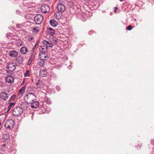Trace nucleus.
I'll return each mask as SVG.
<instances>
[{
    "mask_svg": "<svg viewBox=\"0 0 154 154\" xmlns=\"http://www.w3.org/2000/svg\"><path fill=\"white\" fill-rule=\"evenodd\" d=\"M47 31L48 33L52 36L55 33V31L54 30L51 28H48Z\"/></svg>",
    "mask_w": 154,
    "mask_h": 154,
    "instance_id": "18",
    "label": "nucleus"
},
{
    "mask_svg": "<svg viewBox=\"0 0 154 154\" xmlns=\"http://www.w3.org/2000/svg\"><path fill=\"white\" fill-rule=\"evenodd\" d=\"M3 115L2 114V115H0V122L1 121V116H2Z\"/></svg>",
    "mask_w": 154,
    "mask_h": 154,
    "instance_id": "36",
    "label": "nucleus"
},
{
    "mask_svg": "<svg viewBox=\"0 0 154 154\" xmlns=\"http://www.w3.org/2000/svg\"><path fill=\"white\" fill-rule=\"evenodd\" d=\"M58 10L60 12H64L66 10V7L63 4L60 3L57 5Z\"/></svg>",
    "mask_w": 154,
    "mask_h": 154,
    "instance_id": "7",
    "label": "nucleus"
},
{
    "mask_svg": "<svg viewBox=\"0 0 154 154\" xmlns=\"http://www.w3.org/2000/svg\"><path fill=\"white\" fill-rule=\"evenodd\" d=\"M41 53H42V54H47V52H46V51L44 50V49H43V48H42V50H40V53L39 54H41Z\"/></svg>",
    "mask_w": 154,
    "mask_h": 154,
    "instance_id": "28",
    "label": "nucleus"
},
{
    "mask_svg": "<svg viewBox=\"0 0 154 154\" xmlns=\"http://www.w3.org/2000/svg\"><path fill=\"white\" fill-rule=\"evenodd\" d=\"M28 51V49L26 48L25 47H21L20 49V52L23 54H26Z\"/></svg>",
    "mask_w": 154,
    "mask_h": 154,
    "instance_id": "15",
    "label": "nucleus"
},
{
    "mask_svg": "<svg viewBox=\"0 0 154 154\" xmlns=\"http://www.w3.org/2000/svg\"><path fill=\"white\" fill-rule=\"evenodd\" d=\"M16 45L18 46H20L22 45L23 44V42L20 40H18L16 42Z\"/></svg>",
    "mask_w": 154,
    "mask_h": 154,
    "instance_id": "21",
    "label": "nucleus"
},
{
    "mask_svg": "<svg viewBox=\"0 0 154 154\" xmlns=\"http://www.w3.org/2000/svg\"><path fill=\"white\" fill-rule=\"evenodd\" d=\"M39 31V29L38 27H33L32 29V31L33 32L35 33H38Z\"/></svg>",
    "mask_w": 154,
    "mask_h": 154,
    "instance_id": "20",
    "label": "nucleus"
},
{
    "mask_svg": "<svg viewBox=\"0 0 154 154\" xmlns=\"http://www.w3.org/2000/svg\"><path fill=\"white\" fill-rule=\"evenodd\" d=\"M9 54L11 57H15L17 56L18 53L15 51L12 50L9 52Z\"/></svg>",
    "mask_w": 154,
    "mask_h": 154,
    "instance_id": "10",
    "label": "nucleus"
},
{
    "mask_svg": "<svg viewBox=\"0 0 154 154\" xmlns=\"http://www.w3.org/2000/svg\"><path fill=\"white\" fill-rule=\"evenodd\" d=\"M24 76L25 77H29L30 75L29 74V71L27 70L26 72L24 74Z\"/></svg>",
    "mask_w": 154,
    "mask_h": 154,
    "instance_id": "27",
    "label": "nucleus"
},
{
    "mask_svg": "<svg viewBox=\"0 0 154 154\" xmlns=\"http://www.w3.org/2000/svg\"><path fill=\"white\" fill-rule=\"evenodd\" d=\"M36 85L37 86L38 88H42V84L39 81L36 83Z\"/></svg>",
    "mask_w": 154,
    "mask_h": 154,
    "instance_id": "24",
    "label": "nucleus"
},
{
    "mask_svg": "<svg viewBox=\"0 0 154 154\" xmlns=\"http://www.w3.org/2000/svg\"><path fill=\"white\" fill-rule=\"evenodd\" d=\"M2 140L5 142H8L10 140V137L9 135L7 134H3Z\"/></svg>",
    "mask_w": 154,
    "mask_h": 154,
    "instance_id": "12",
    "label": "nucleus"
},
{
    "mask_svg": "<svg viewBox=\"0 0 154 154\" xmlns=\"http://www.w3.org/2000/svg\"><path fill=\"white\" fill-rule=\"evenodd\" d=\"M25 91V88H22L21 89H20L19 90V92H21V93H23Z\"/></svg>",
    "mask_w": 154,
    "mask_h": 154,
    "instance_id": "30",
    "label": "nucleus"
},
{
    "mask_svg": "<svg viewBox=\"0 0 154 154\" xmlns=\"http://www.w3.org/2000/svg\"><path fill=\"white\" fill-rule=\"evenodd\" d=\"M35 46H34V47H33V50H34V49L35 48Z\"/></svg>",
    "mask_w": 154,
    "mask_h": 154,
    "instance_id": "38",
    "label": "nucleus"
},
{
    "mask_svg": "<svg viewBox=\"0 0 154 154\" xmlns=\"http://www.w3.org/2000/svg\"><path fill=\"white\" fill-rule=\"evenodd\" d=\"M15 105V103L14 102H12L10 103L8 108V111H9L11 109V108L14 106Z\"/></svg>",
    "mask_w": 154,
    "mask_h": 154,
    "instance_id": "22",
    "label": "nucleus"
},
{
    "mask_svg": "<svg viewBox=\"0 0 154 154\" xmlns=\"http://www.w3.org/2000/svg\"><path fill=\"white\" fill-rule=\"evenodd\" d=\"M8 94L5 92H2L0 94V98L3 100H6L8 98Z\"/></svg>",
    "mask_w": 154,
    "mask_h": 154,
    "instance_id": "8",
    "label": "nucleus"
},
{
    "mask_svg": "<svg viewBox=\"0 0 154 154\" xmlns=\"http://www.w3.org/2000/svg\"><path fill=\"white\" fill-rule=\"evenodd\" d=\"M16 95L14 94L10 98V100H9V102H11L15 100V99L16 97Z\"/></svg>",
    "mask_w": 154,
    "mask_h": 154,
    "instance_id": "25",
    "label": "nucleus"
},
{
    "mask_svg": "<svg viewBox=\"0 0 154 154\" xmlns=\"http://www.w3.org/2000/svg\"><path fill=\"white\" fill-rule=\"evenodd\" d=\"M1 125V122H0V126Z\"/></svg>",
    "mask_w": 154,
    "mask_h": 154,
    "instance_id": "41",
    "label": "nucleus"
},
{
    "mask_svg": "<svg viewBox=\"0 0 154 154\" xmlns=\"http://www.w3.org/2000/svg\"><path fill=\"white\" fill-rule=\"evenodd\" d=\"M43 16L40 14L36 15L34 18V20L37 24L41 23L43 20Z\"/></svg>",
    "mask_w": 154,
    "mask_h": 154,
    "instance_id": "5",
    "label": "nucleus"
},
{
    "mask_svg": "<svg viewBox=\"0 0 154 154\" xmlns=\"http://www.w3.org/2000/svg\"><path fill=\"white\" fill-rule=\"evenodd\" d=\"M14 80V78L13 76L11 75L7 76L6 78V81L9 83H12Z\"/></svg>",
    "mask_w": 154,
    "mask_h": 154,
    "instance_id": "9",
    "label": "nucleus"
},
{
    "mask_svg": "<svg viewBox=\"0 0 154 154\" xmlns=\"http://www.w3.org/2000/svg\"><path fill=\"white\" fill-rule=\"evenodd\" d=\"M16 60L17 61H23V58L21 57H19L16 58Z\"/></svg>",
    "mask_w": 154,
    "mask_h": 154,
    "instance_id": "26",
    "label": "nucleus"
},
{
    "mask_svg": "<svg viewBox=\"0 0 154 154\" xmlns=\"http://www.w3.org/2000/svg\"><path fill=\"white\" fill-rule=\"evenodd\" d=\"M56 89L57 90L59 91L60 89V87L59 86H57L56 87Z\"/></svg>",
    "mask_w": 154,
    "mask_h": 154,
    "instance_id": "35",
    "label": "nucleus"
},
{
    "mask_svg": "<svg viewBox=\"0 0 154 154\" xmlns=\"http://www.w3.org/2000/svg\"><path fill=\"white\" fill-rule=\"evenodd\" d=\"M114 12H116V10H115L114 11Z\"/></svg>",
    "mask_w": 154,
    "mask_h": 154,
    "instance_id": "39",
    "label": "nucleus"
},
{
    "mask_svg": "<svg viewBox=\"0 0 154 154\" xmlns=\"http://www.w3.org/2000/svg\"><path fill=\"white\" fill-rule=\"evenodd\" d=\"M43 43L44 45L46 46V48H47V47L52 48L53 46V45L51 43L45 40H44L43 41Z\"/></svg>",
    "mask_w": 154,
    "mask_h": 154,
    "instance_id": "13",
    "label": "nucleus"
},
{
    "mask_svg": "<svg viewBox=\"0 0 154 154\" xmlns=\"http://www.w3.org/2000/svg\"><path fill=\"white\" fill-rule=\"evenodd\" d=\"M30 103L31 104V107L33 108L37 107L39 104V103L38 101H35Z\"/></svg>",
    "mask_w": 154,
    "mask_h": 154,
    "instance_id": "14",
    "label": "nucleus"
},
{
    "mask_svg": "<svg viewBox=\"0 0 154 154\" xmlns=\"http://www.w3.org/2000/svg\"><path fill=\"white\" fill-rule=\"evenodd\" d=\"M50 23L51 26L54 27H55L58 25L57 22L54 20H51L50 21Z\"/></svg>",
    "mask_w": 154,
    "mask_h": 154,
    "instance_id": "16",
    "label": "nucleus"
},
{
    "mask_svg": "<svg viewBox=\"0 0 154 154\" xmlns=\"http://www.w3.org/2000/svg\"><path fill=\"white\" fill-rule=\"evenodd\" d=\"M1 151L2 152H5L7 150V147L6 144H3L1 145Z\"/></svg>",
    "mask_w": 154,
    "mask_h": 154,
    "instance_id": "19",
    "label": "nucleus"
},
{
    "mask_svg": "<svg viewBox=\"0 0 154 154\" xmlns=\"http://www.w3.org/2000/svg\"><path fill=\"white\" fill-rule=\"evenodd\" d=\"M21 26H22V25L20 24H16L17 27L19 29H20V28H22Z\"/></svg>",
    "mask_w": 154,
    "mask_h": 154,
    "instance_id": "31",
    "label": "nucleus"
},
{
    "mask_svg": "<svg viewBox=\"0 0 154 154\" xmlns=\"http://www.w3.org/2000/svg\"><path fill=\"white\" fill-rule=\"evenodd\" d=\"M50 8L48 5L44 4L41 6V8L42 13L45 14L49 12Z\"/></svg>",
    "mask_w": 154,
    "mask_h": 154,
    "instance_id": "6",
    "label": "nucleus"
},
{
    "mask_svg": "<svg viewBox=\"0 0 154 154\" xmlns=\"http://www.w3.org/2000/svg\"><path fill=\"white\" fill-rule=\"evenodd\" d=\"M36 96L32 93H29L24 97V100L25 102L29 104L35 100Z\"/></svg>",
    "mask_w": 154,
    "mask_h": 154,
    "instance_id": "1",
    "label": "nucleus"
},
{
    "mask_svg": "<svg viewBox=\"0 0 154 154\" xmlns=\"http://www.w3.org/2000/svg\"><path fill=\"white\" fill-rule=\"evenodd\" d=\"M44 60H41L39 62V65L41 67H43L44 66L45 62Z\"/></svg>",
    "mask_w": 154,
    "mask_h": 154,
    "instance_id": "23",
    "label": "nucleus"
},
{
    "mask_svg": "<svg viewBox=\"0 0 154 154\" xmlns=\"http://www.w3.org/2000/svg\"><path fill=\"white\" fill-rule=\"evenodd\" d=\"M47 74V72L44 70H41L39 72V75L40 76L44 77L46 76Z\"/></svg>",
    "mask_w": 154,
    "mask_h": 154,
    "instance_id": "17",
    "label": "nucleus"
},
{
    "mask_svg": "<svg viewBox=\"0 0 154 154\" xmlns=\"http://www.w3.org/2000/svg\"><path fill=\"white\" fill-rule=\"evenodd\" d=\"M23 109L20 107H15L12 112V114L14 116H18L20 115L23 113Z\"/></svg>",
    "mask_w": 154,
    "mask_h": 154,
    "instance_id": "3",
    "label": "nucleus"
},
{
    "mask_svg": "<svg viewBox=\"0 0 154 154\" xmlns=\"http://www.w3.org/2000/svg\"><path fill=\"white\" fill-rule=\"evenodd\" d=\"M115 10H116L117 9V8L116 7H115L114 8Z\"/></svg>",
    "mask_w": 154,
    "mask_h": 154,
    "instance_id": "37",
    "label": "nucleus"
},
{
    "mask_svg": "<svg viewBox=\"0 0 154 154\" xmlns=\"http://www.w3.org/2000/svg\"><path fill=\"white\" fill-rule=\"evenodd\" d=\"M70 66H70H70H69V67H70Z\"/></svg>",
    "mask_w": 154,
    "mask_h": 154,
    "instance_id": "42",
    "label": "nucleus"
},
{
    "mask_svg": "<svg viewBox=\"0 0 154 154\" xmlns=\"http://www.w3.org/2000/svg\"><path fill=\"white\" fill-rule=\"evenodd\" d=\"M58 13V12H57L56 13H55V16L57 18H60L59 16H58L57 15V14Z\"/></svg>",
    "mask_w": 154,
    "mask_h": 154,
    "instance_id": "32",
    "label": "nucleus"
},
{
    "mask_svg": "<svg viewBox=\"0 0 154 154\" xmlns=\"http://www.w3.org/2000/svg\"><path fill=\"white\" fill-rule=\"evenodd\" d=\"M132 29V26L131 25L129 26L126 27V29L128 30H130Z\"/></svg>",
    "mask_w": 154,
    "mask_h": 154,
    "instance_id": "29",
    "label": "nucleus"
},
{
    "mask_svg": "<svg viewBox=\"0 0 154 154\" xmlns=\"http://www.w3.org/2000/svg\"><path fill=\"white\" fill-rule=\"evenodd\" d=\"M32 61V59H31V58L29 60V62L28 63V65H29L31 63V62Z\"/></svg>",
    "mask_w": 154,
    "mask_h": 154,
    "instance_id": "34",
    "label": "nucleus"
},
{
    "mask_svg": "<svg viewBox=\"0 0 154 154\" xmlns=\"http://www.w3.org/2000/svg\"><path fill=\"white\" fill-rule=\"evenodd\" d=\"M120 1H121V2H122L123 1V0H119Z\"/></svg>",
    "mask_w": 154,
    "mask_h": 154,
    "instance_id": "40",
    "label": "nucleus"
},
{
    "mask_svg": "<svg viewBox=\"0 0 154 154\" xmlns=\"http://www.w3.org/2000/svg\"><path fill=\"white\" fill-rule=\"evenodd\" d=\"M16 67V64L13 62H9L6 65L7 68L11 71H13L14 70Z\"/></svg>",
    "mask_w": 154,
    "mask_h": 154,
    "instance_id": "4",
    "label": "nucleus"
},
{
    "mask_svg": "<svg viewBox=\"0 0 154 154\" xmlns=\"http://www.w3.org/2000/svg\"><path fill=\"white\" fill-rule=\"evenodd\" d=\"M46 102L48 104H50L51 103V101L49 100L48 99L47 100V101H46Z\"/></svg>",
    "mask_w": 154,
    "mask_h": 154,
    "instance_id": "33",
    "label": "nucleus"
},
{
    "mask_svg": "<svg viewBox=\"0 0 154 154\" xmlns=\"http://www.w3.org/2000/svg\"><path fill=\"white\" fill-rule=\"evenodd\" d=\"M39 58L41 60H47L48 57L47 54L41 53L39 54Z\"/></svg>",
    "mask_w": 154,
    "mask_h": 154,
    "instance_id": "11",
    "label": "nucleus"
},
{
    "mask_svg": "<svg viewBox=\"0 0 154 154\" xmlns=\"http://www.w3.org/2000/svg\"><path fill=\"white\" fill-rule=\"evenodd\" d=\"M14 122L13 119L7 120L5 123V127L8 129H11L14 127Z\"/></svg>",
    "mask_w": 154,
    "mask_h": 154,
    "instance_id": "2",
    "label": "nucleus"
}]
</instances>
